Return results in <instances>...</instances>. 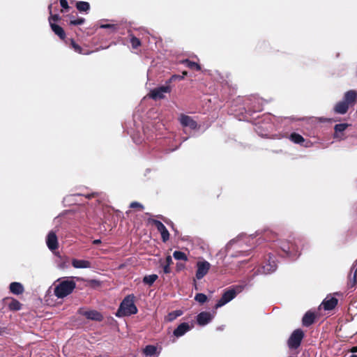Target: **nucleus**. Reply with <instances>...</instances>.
<instances>
[{"mask_svg": "<svg viewBox=\"0 0 357 357\" xmlns=\"http://www.w3.org/2000/svg\"><path fill=\"white\" fill-rule=\"evenodd\" d=\"M135 298L133 294L126 296L121 303L116 315L117 317H125L137 314L138 310L135 304Z\"/></svg>", "mask_w": 357, "mask_h": 357, "instance_id": "obj_1", "label": "nucleus"}, {"mask_svg": "<svg viewBox=\"0 0 357 357\" xmlns=\"http://www.w3.org/2000/svg\"><path fill=\"white\" fill-rule=\"evenodd\" d=\"M301 243L302 240L299 238H294L293 241L280 240L278 241V246L285 255L295 257L300 255V245Z\"/></svg>", "mask_w": 357, "mask_h": 357, "instance_id": "obj_2", "label": "nucleus"}, {"mask_svg": "<svg viewBox=\"0 0 357 357\" xmlns=\"http://www.w3.org/2000/svg\"><path fill=\"white\" fill-rule=\"evenodd\" d=\"M76 287V283L72 280L61 281L54 288V295L59 298H63L70 295Z\"/></svg>", "mask_w": 357, "mask_h": 357, "instance_id": "obj_3", "label": "nucleus"}, {"mask_svg": "<svg viewBox=\"0 0 357 357\" xmlns=\"http://www.w3.org/2000/svg\"><path fill=\"white\" fill-rule=\"evenodd\" d=\"M305 336L304 332L301 328L294 330L287 340V345L291 349H298Z\"/></svg>", "mask_w": 357, "mask_h": 357, "instance_id": "obj_4", "label": "nucleus"}, {"mask_svg": "<svg viewBox=\"0 0 357 357\" xmlns=\"http://www.w3.org/2000/svg\"><path fill=\"white\" fill-rule=\"evenodd\" d=\"M236 289H238V287H236V288H229L225 289L221 298L215 304V308L220 307L234 299L239 292V291H237Z\"/></svg>", "mask_w": 357, "mask_h": 357, "instance_id": "obj_5", "label": "nucleus"}, {"mask_svg": "<svg viewBox=\"0 0 357 357\" xmlns=\"http://www.w3.org/2000/svg\"><path fill=\"white\" fill-rule=\"evenodd\" d=\"M149 222L153 225L160 233L162 242L166 243L169 239V233L163 223L155 219H149Z\"/></svg>", "mask_w": 357, "mask_h": 357, "instance_id": "obj_6", "label": "nucleus"}, {"mask_svg": "<svg viewBox=\"0 0 357 357\" xmlns=\"http://www.w3.org/2000/svg\"><path fill=\"white\" fill-rule=\"evenodd\" d=\"M171 87L169 86H161L155 88L150 91L149 96L156 100L158 99H162L165 98V93H170Z\"/></svg>", "mask_w": 357, "mask_h": 357, "instance_id": "obj_7", "label": "nucleus"}, {"mask_svg": "<svg viewBox=\"0 0 357 357\" xmlns=\"http://www.w3.org/2000/svg\"><path fill=\"white\" fill-rule=\"evenodd\" d=\"M196 278L198 280L202 279L208 272L211 264L207 261H198L197 263Z\"/></svg>", "mask_w": 357, "mask_h": 357, "instance_id": "obj_8", "label": "nucleus"}, {"mask_svg": "<svg viewBox=\"0 0 357 357\" xmlns=\"http://www.w3.org/2000/svg\"><path fill=\"white\" fill-rule=\"evenodd\" d=\"M79 314L84 316L88 319L97 321H101L103 320L102 314L97 310L82 311L80 310Z\"/></svg>", "mask_w": 357, "mask_h": 357, "instance_id": "obj_9", "label": "nucleus"}, {"mask_svg": "<svg viewBox=\"0 0 357 357\" xmlns=\"http://www.w3.org/2000/svg\"><path fill=\"white\" fill-rule=\"evenodd\" d=\"M180 123L184 127H189L192 130L197 128V123L190 116L181 114L180 117Z\"/></svg>", "mask_w": 357, "mask_h": 357, "instance_id": "obj_10", "label": "nucleus"}, {"mask_svg": "<svg viewBox=\"0 0 357 357\" xmlns=\"http://www.w3.org/2000/svg\"><path fill=\"white\" fill-rule=\"evenodd\" d=\"M3 303L8 305L10 311H18L21 310L22 305L20 301L12 297L5 298Z\"/></svg>", "mask_w": 357, "mask_h": 357, "instance_id": "obj_11", "label": "nucleus"}, {"mask_svg": "<svg viewBox=\"0 0 357 357\" xmlns=\"http://www.w3.org/2000/svg\"><path fill=\"white\" fill-rule=\"evenodd\" d=\"M46 243L50 250H54L58 248V239L54 231H50L47 234Z\"/></svg>", "mask_w": 357, "mask_h": 357, "instance_id": "obj_12", "label": "nucleus"}, {"mask_svg": "<svg viewBox=\"0 0 357 357\" xmlns=\"http://www.w3.org/2000/svg\"><path fill=\"white\" fill-rule=\"evenodd\" d=\"M212 320V315L208 312H202L197 317V324L200 326H204Z\"/></svg>", "mask_w": 357, "mask_h": 357, "instance_id": "obj_13", "label": "nucleus"}, {"mask_svg": "<svg viewBox=\"0 0 357 357\" xmlns=\"http://www.w3.org/2000/svg\"><path fill=\"white\" fill-rule=\"evenodd\" d=\"M338 300L335 297H331L325 298L321 305L325 310H333L337 305Z\"/></svg>", "mask_w": 357, "mask_h": 357, "instance_id": "obj_14", "label": "nucleus"}, {"mask_svg": "<svg viewBox=\"0 0 357 357\" xmlns=\"http://www.w3.org/2000/svg\"><path fill=\"white\" fill-rule=\"evenodd\" d=\"M190 326L188 323L183 322L179 324L176 328L174 329L173 334L174 336L179 337L183 336L185 333L190 331Z\"/></svg>", "mask_w": 357, "mask_h": 357, "instance_id": "obj_15", "label": "nucleus"}, {"mask_svg": "<svg viewBox=\"0 0 357 357\" xmlns=\"http://www.w3.org/2000/svg\"><path fill=\"white\" fill-rule=\"evenodd\" d=\"M72 266L75 268H89L91 263L88 260L73 259Z\"/></svg>", "mask_w": 357, "mask_h": 357, "instance_id": "obj_16", "label": "nucleus"}, {"mask_svg": "<svg viewBox=\"0 0 357 357\" xmlns=\"http://www.w3.org/2000/svg\"><path fill=\"white\" fill-rule=\"evenodd\" d=\"M316 315L314 312L307 311L302 319V324L304 326H311L315 321Z\"/></svg>", "mask_w": 357, "mask_h": 357, "instance_id": "obj_17", "label": "nucleus"}, {"mask_svg": "<svg viewBox=\"0 0 357 357\" xmlns=\"http://www.w3.org/2000/svg\"><path fill=\"white\" fill-rule=\"evenodd\" d=\"M357 269L354 270V267H352L349 274L348 287L350 289L355 288L357 285Z\"/></svg>", "mask_w": 357, "mask_h": 357, "instance_id": "obj_18", "label": "nucleus"}, {"mask_svg": "<svg viewBox=\"0 0 357 357\" xmlns=\"http://www.w3.org/2000/svg\"><path fill=\"white\" fill-rule=\"evenodd\" d=\"M9 289L12 294L15 295L22 294L24 291L23 285L17 282H11L9 286Z\"/></svg>", "mask_w": 357, "mask_h": 357, "instance_id": "obj_19", "label": "nucleus"}, {"mask_svg": "<svg viewBox=\"0 0 357 357\" xmlns=\"http://www.w3.org/2000/svg\"><path fill=\"white\" fill-rule=\"evenodd\" d=\"M50 26L54 33L58 36L60 39L64 40L66 38L65 31L61 26L52 22H50Z\"/></svg>", "mask_w": 357, "mask_h": 357, "instance_id": "obj_20", "label": "nucleus"}, {"mask_svg": "<svg viewBox=\"0 0 357 357\" xmlns=\"http://www.w3.org/2000/svg\"><path fill=\"white\" fill-rule=\"evenodd\" d=\"M143 354L146 356H158L159 355V352H158V348L157 347L154 345H146L144 349H143Z\"/></svg>", "mask_w": 357, "mask_h": 357, "instance_id": "obj_21", "label": "nucleus"}, {"mask_svg": "<svg viewBox=\"0 0 357 357\" xmlns=\"http://www.w3.org/2000/svg\"><path fill=\"white\" fill-rule=\"evenodd\" d=\"M344 102L349 104H353L357 100V92L354 90L347 91L344 94Z\"/></svg>", "mask_w": 357, "mask_h": 357, "instance_id": "obj_22", "label": "nucleus"}, {"mask_svg": "<svg viewBox=\"0 0 357 357\" xmlns=\"http://www.w3.org/2000/svg\"><path fill=\"white\" fill-rule=\"evenodd\" d=\"M349 105L344 101H343L337 102L334 108V110L337 114H344L347 113Z\"/></svg>", "mask_w": 357, "mask_h": 357, "instance_id": "obj_23", "label": "nucleus"}, {"mask_svg": "<svg viewBox=\"0 0 357 357\" xmlns=\"http://www.w3.org/2000/svg\"><path fill=\"white\" fill-rule=\"evenodd\" d=\"M181 63L184 64L187 68H188L191 70H194L196 71L201 70V66L199 63H197L195 61H192L189 59H184V60L181 61Z\"/></svg>", "mask_w": 357, "mask_h": 357, "instance_id": "obj_24", "label": "nucleus"}, {"mask_svg": "<svg viewBox=\"0 0 357 357\" xmlns=\"http://www.w3.org/2000/svg\"><path fill=\"white\" fill-rule=\"evenodd\" d=\"M289 139L295 144H301L305 142V139L298 133L293 132L289 136Z\"/></svg>", "mask_w": 357, "mask_h": 357, "instance_id": "obj_25", "label": "nucleus"}, {"mask_svg": "<svg viewBox=\"0 0 357 357\" xmlns=\"http://www.w3.org/2000/svg\"><path fill=\"white\" fill-rule=\"evenodd\" d=\"M76 8L79 12H87L90 9V4L86 1H77Z\"/></svg>", "mask_w": 357, "mask_h": 357, "instance_id": "obj_26", "label": "nucleus"}, {"mask_svg": "<svg viewBox=\"0 0 357 357\" xmlns=\"http://www.w3.org/2000/svg\"><path fill=\"white\" fill-rule=\"evenodd\" d=\"M158 277L156 274L146 275L143 278V282L144 284H149V286H151L158 279Z\"/></svg>", "mask_w": 357, "mask_h": 357, "instance_id": "obj_27", "label": "nucleus"}, {"mask_svg": "<svg viewBox=\"0 0 357 357\" xmlns=\"http://www.w3.org/2000/svg\"><path fill=\"white\" fill-rule=\"evenodd\" d=\"M183 314L181 310H175L169 312L167 317L168 321H173L178 317H180Z\"/></svg>", "mask_w": 357, "mask_h": 357, "instance_id": "obj_28", "label": "nucleus"}, {"mask_svg": "<svg viewBox=\"0 0 357 357\" xmlns=\"http://www.w3.org/2000/svg\"><path fill=\"white\" fill-rule=\"evenodd\" d=\"M173 257L176 260H183V261H188V257L187 255L181 251H174L173 253Z\"/></svg>", "mask_w": 357, "mask_h": 357, "instance_id": "obj_29", "label": "nucleus"}, {"mask_svg": "<svg viewBox=\"0 0 357 357\" xmlns=\"http://www.w3.org/2000/svg\"><path fill=\"white\" fill-rule=\"evenodd\" d=\"M130 43L133 49H137L142 45L140 40L134 35H130Z\"/></svg>", "mask_w": 357, "mask_h": 357, "instance_id": "obj_30", "label": "nucleus"}, {"mask_svg": "<svg viewBox=\"0 0 357 357\" xmlns=\"http://www.w3.org/2000/svg\"><path fill=\"white\" fill-rule=\"evenodd\" d=\"M195 300L202 304L207 301V296L204 294L199 293L195 295Z\"/></svg>", "mask_w": 357, "mask_h": 357, "instance_id": "obj_31", "label": "nucleus"}, {"mask_svg": "<svg viewBox=\"0 0 357 357\" xmlns=\"http://www.w3.org/2000/svg\"><path fill=\"white\" fill-rule=\"evenodd\" d=\"M60 5L62 7L61 12L62 13H68L70 11V7L68 6V3L67 0H60Z\"/></svg>", "mask_w": 357, "mask_h": 357, "instance_id": "obj_32", "label": "nucleus"}, {"mask_svg": "<svg viewBox=\"0 0 357 357\" xmlns=\"http://www.w3.org/2000/svg\"><path fill=\"white\" fill-rule=\"evenodd\" d=\"M48 8L50 13V16L49 17L50 23L52 22V21L58 22L61 19L60 16L58 14H52V5H50Z\"/></svg>", "mask_w": 357, "mask_h": 357, "instance_id": "obj_33", "label": "nucleus"}, {"mask_svg": "<svg viewBox=\"0 0 357 357\" xmlns=\"http://www.w3.org/2000/svg\"><path fill=\"white\" fill-rule=\"evenodd\" d=\"M130 208H136L138 211H143L144 208V206L137 202H131L130 204Z\"/></svg>", "mask_w": 357, "mask_h": 357, "instance_id": "obj_34", "label": "nucleus"}, {"mask_svg": "<svg viewBox=\"0 0 357 357\" xmlns=\"http://www.w3.org/2000/svg\"><path fill=\"white\" fill-rule=\"evenodd\" d=\"M347 126H348V125L347 123L336 124L335 126V132H343L347 128Z\"/></svg>", "mask_w": 357, "mask_h": 357, "instance_id": "obj_35", "label": "nucleus"}, {"mask_svg": "<svg viewBox=\"0 0 357 357\" xmlns=\"http://www.w3.org/2000/svg\"><path fill=\"white\" fill-rule=\"evenodd\" d=\"M100 28L109 29H111L112 32H115V31H116L118 27H117V25H116V24H101Z\"/></svg>", "mask_w": 357, "mask_h": 357, "instance_id": "obj_36", "label": "nucleus"}, {"mask_svg": "<svg viewBox=\"0 0 357 357\" xmlns=\"http://www.w3.org/2000/svg\"><path fill=\"white\" fill-rule=\"evenodd\" d=\"M70 45L76 52L79 54H82V48L78 44H77L74 40H71Z\"/></svg>", "mask_w": 357, "mask_h": 357, "instance_id": "obj_37", "label": "nucleus"}, {"mask_svg": "<svg viewBox=\"0 0 357 357\" xmlns=\"http://www.w3.org/2000/svg\"><path fill=\"white\" fill-rule=\"evenodd\" d=\"M84 22H85L84 18L79 17L76 20H70V24L71 25L77 26V25H81V24H84Z\"/></svg>", "mask_w": 357, "mask_h": 357, "instance_id": "obj_38", "label": "nucleus"}, {"mask_svg": "<svg viewBox=\"0 0 357 357\" xmlns=\"http://www.w3.org/2000/svg\"><path fill=\"white\" fill-rule=\"evenodd\" d=\"M188 75V72L187 71H183V75L181 76V75H172L169 79V82H172V81H174L176 79H179V80H181L184 78V76L187 75Z\"/></svg>", "mask_w": 357, "mask_h": 357, "instance_id": "obj_39", "label": "nucleus"}, {"mask_svg": "<svg viewBox=\"0 0 357 357\" xmlns=\"http://www.w3.org/2000/svg\"><path fill=\"white\" fill-rule=\"evenodd\" d=\"M270 266V268H266V266H263V268L264 269V273H269V272H271V271H273L275 268H276V265L275 264V263L273 262V265H269Z\"/></svg>", "mask_w": 357, "mask_h": 357, "instance_id": "obj_40", "label": "nucleus"}, {"mask_svg": "<svg viewBox=\"0 0 357 357\" xmlns=\"http://www.w3.org/2000/svg\"><path fill=\"white\" fill-rule=\"evenodd\" d=\"M173 264L172 258L170 255H167L163 264L170 266Z\"/></svg>", "mask_w": 357, "mask_h": 357, "instance_id": "obj_41", "label": "nucleus"}, {"mask_svg": "<svg viewBox=\"0 0 357 357\" xmlns=\"http://www.w3.org/2000/svg\"><path fill=\"white\" fill-rule=\"evenodd\" d=\"M162 267H163V272L165 274H168V273H171L172 271H171L170 266H169L168 265L163 264Z\"/></svg>", "mask_w": 357, "mask_h": 357, "instance_id": "obj_42", "label": "nucleus"}, {"mask_svg": "<svg viewBox=\"0 0 357 357\" xmlns=\"http://www.w3.org/2000/svg\"><path fill=\"white\" fill-rule=\"evenodd\" d=\"M176 267H177V271H180L184 268V265L182 264H177Z\"/></svg>", "mask_w": 357, "mask_h": 357, "instance_id": "obj_43", "label": "nucleus"}, {"mask_svg": "<svg viewBox=\"0 0 357 357\" xmlns=\"http://www.w3.org/2000/svg\"><path fill=\"white\" fill-rule=\"evenodd\" d=\"M350 351H351V353H354H354H356V352H357V345H356V346H355V347H351V348L350 349Z\"/></svg>", "mask_w": 357, "mask_h": 357, "instance_id": "obj_44", "label": "nucleus"}, {"mask_svg": "<svg viewBox=\"0 0 357 357\" xmlns=\"http://www.w3.org/2000/svg\"><path fill=\"white\" fill-rule=\"evenodd\" d=\"M93 243L94 245H99L101 243V240L100 239H96L93 241Z\"/></svg>", "mask_w": 357, "mask_h": 357, "instance_id": "obj_45", "label": "nucleus"}, {"mask_svg": "<svg viewBox=\"0 0 357 357\" xmlns=\"http://www.w3.org/2000/svg\"><path fill=\"white\" fill-rule=\"evenodd\" d=\"M6 328L5 327H1L0 326V335H1L5 331Z\"/></svg>", "mask_w": 357, "mask_h": 357, "instance_id": "obj_46", "label": "nucleus"}, {"mask_svg": "<svg viewBox=\"0 0 357 357\" xmlns=\"http://www.w3.org/2000/svg\"><path fill=\"white\" fill-rule=\"evenodd\" d=\"M92 197H94V194H91V195H86V197L88 198V199H90Z\"/></svg>", "mask_w": 357, "mask_h": 357, "instance_id": "obj_47", "label": "nucleus"}, {"mask_svg": "<svg viewBox=\"0 0 357 357\" xmlns=\"http://www.w3.org/2000/svg\"><path fill=\"white\" fill-rule=\"evenodd\" d=\"M161 218L165 222V223L169 224V222L165 220L162 216H160Z\"/></svg>", "mask_w": 357, "mask_h": 357, "instance_id": "obj_48", "label": "nucleus"}, {"mask_svg": "<svg viewBox=\"0 0 357 357\" xmlns=\"http://www.w3.org/2000/svg\"><path fill=\"white\" fill-rule=\"evenodd\" d=\"M350 357H357V355H356V354H352Z\"/></svg>", "mask_w": 357, "mask_h": 357, "instance_id": "obj_49", "label": "nucleus"}, {"mask_svg": "<svg viewBox=\"0 0 357 357\" xmlns=\"http://www.w3.org/2000/svg\"><path fill=\"white\" fill-rule=\"evenodd\" d=\"M170 223H171L172 227H174L173 222H170Z\"/></svg>", "mask_w": 357, "mask_h": 357, "instance_id": "obj_50", "label": "nucleus"}]
</instances>
